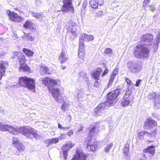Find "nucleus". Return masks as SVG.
Returning <instances> with one entry per match:
<instances>
[{
  "label": "nucleus",
  "mask_w": 160,
  "mask_h": 160,
  "mask_svg": "<svg viewBox=\"0 0 160 160\" xmlns=\"http://www.w3.org/2000/svg\"><path fill=\"white\" fill-rule=\"evenodd\" d=\"M141 40L145 44H138L134 49L133 53L137 58H146L150 56V50L152 47V41L153 36L151 34L143 35Z\"/></svg>",
  "instance_id": "nucleus-1"
},
{
  "label": "nucleus",
  "mask_w": 160,
  "mask_h": 160,
  "mask_svg": "<svg viewBox=\"0 0 160 160\" xmlns=\"http://www.w3.org/2000/svg\"><path fill=\"white\" fill-rule=\"evenodd\" d=\"M0 130L2 131H7L14 135L20 133L30 138L34 137L37 139L39 138L37 131L31 127L27 126L15 128L12 126L0 122Z\"/></svg>",
  "instance_id": "nucleus-2"
},
{
  "label": "nucleus",
  "mask_w": 160,
  "mask_h": 160,
  "mask_svg": "<svg viewBox=\"0 0 160 160\" xmlns=\"http://www.w3.org/2000/svg\"><path fill=\"white\" fill-rule=\"evenodd\" d=\"M41 81L42 83L47 86L48 90L51 92L53 98L56 101L60 102L62 101L60 95L59 91L57 88L60 85V81L47 77L43 78Z\"/></svg>",
  "instance_id": "nucleus-3"
},
{
  "label": "nucleus",
  "mask_w": 160,
  "mask_h": 160,
  "mask_svg": "<svg viewBox=\"0 0 160 160\" xmlns=\"http://www.w3.org/2000/svg\"><path fill=\"white\" fill-rule=\"evenodd\" d=\"M119 90L116 89L108 93L107 95V101L99 104L95 108L94 112L98 116L100 115V113L107 107H109L115 104V102L113 101L119 95Z\"/></svg>",
  "instance_id": "nucleus-4"
},
{
  "label": "nucleus",
  "mask_w": 160,
  "mask_h": 160,
  "mask_svg": "<svg viewBox=\"0 0 160 160\" xmlns=\"http://www.w3.org/2000/svg\"><path fill=\"white\" fill-rule=\"evenodd\" d=\"M35 80L32 78L25 76L19 78V87L22 86L34 92L35 91Z\"/></svg>",
  "instance_id": "nucleus-5"
},
{
  "label": "nucleus",
  "mask_w": 160,
  "mask_h": 160,
  "mask_svg": "<svg viewBox=\"0 0 160 160\" xmlns=\"http://www.w3.org/2000/svg\"><path fill=\"white\" fill-rule=\"evenodd\" d=\"M95 128L93 127L89 131V137L87 140V149L89 151H95L98 148L97 142L93 138L92 136L95 132Z\"/></svg>",
  "instance_id": "nucleus-6"
},
{
  "label": "nucleus",
  "mask_w": 160,
  "mask_h": 160,
  "mask_svg": "<svg viewBox=\"0 0 160 160\" xmlns=\"http://www.w3.org/2000/svg\"><path fill=\"white\" fill-rule=\"evenodd\" d=\"M63 5L62 10L64 12H71L73 13L74 12V7L72 6V0H63Z\"/></svg>",
  "instance_id": "nucleus-7"
},
{
  "label": "nucleus",
  "mask_w": 160,
  "mask_h": 160,
  "mask_svg": "<svg viewBox=\"0 0 160 160\" xmlns=\"http://www.w3.org/2000/svg\"><path fill=\"white\" fill-rule=\"evenodd\" d=\"M68 23L69 25V27L71 28L70 29L71 32L70 38L73 40L77 37L76 32L77 31L78 26L75 23L73 22L72 20H70L68 22Z\"/></svg>",
  "instance_id": "nucleus-8"
},
{
  "label": "nucleus",
  "mask_w": 160,
  "mask_h": 160,
  "mask_svg": "<svg viewBox=\"0 0 160 160\" xmlns=\"http://www.w3.org/2000/svg\"><path fill=\"white\" fill-rule=\"evenodd\" d=\"M6 14L8 16L9 19L12 21L19 22H21L22 21V18L18 15L17 13L14 12H12L10 10H7Z\"/></svg>",
  "instance_id": "nucleus-9"
},
{
  "label": "nucleus",
  "mask_w": 160,
  "mask_h": 160,
  "mask_svg": "<svg viewBox=\"0 0 160 160\" xmlns=\"http://www.w3.org/2000/svg\"><path fill=\"white\" fill-rule=\"evenodd\" d=\"M12 144L13 146L17 148V149L21 151H24L25 149V146L21 143L18 139L13 137L12 138Z\"/></svg>",
  "instance_id": "nucleus-10"
},
{
  "label": "nucleus",
  "mask_w": 160,
  "mask_h": 160,
  "mask_svg": "<svg viewBox=\"0 0 160 160\" xmlns=\"http://www.w3.org/2000/svg\"><path fill=\"white\" fill-rule=\"evenodd\" d=\"M76 152V154L71 160H86V156L83 153L82 150L77 148Z\"/></svg>",
  "instance_id": "nucleus-11"
},
{
  "label": "nucleus",
  "mask_w": 160,
  "mask_h": 160,
  "mask_svg": "<svg viewBox=\"0 0 160 160\" xmlns=\"http://www.w3.org/2000/svg\"><path fill=\"white\" fill-rule=\"evenodd\" d=\"M129 70L132 72H136L140 70V66L137 62H129L128 64Z\"/></svg>",
  "instance_id": "nucleus-12"
},
{
  "label": "nucleus",
  "mask_w": 160,
  "mask_h": 160,
  "mask_svg": "<svg viewBox=\"0 0 160 160\" xmlns=\"http://www.w3.org/2000/svg\"><path fill=\"white\" fill-rule=\"evenodd\" d=\"M147 121L144 123V127L145 128L151 129L157 126V122L152 118H148L147 119Z\"/></svg>",
  "instance_id": "nucleus-13"
},
{
  "label": "nucleus",
  "mask_w": 160,
  "mask_h": 160,
  "mask_svg": "<svg viewBox=\"0 0 160 160\" xmlns=\"http://www.w3.org/2000/svg\"><path fill=\"white\" fill-rule=\"evenodd\" d=\"M34 24L30 20H27L23 25V27L27 29H30L32 32H35L36 30L35 28L34 27Z\"/></svg>",
  "instance_id": "nucleus-14"
},
{
  "label": "nucleus",
  "mask_w": 160,
  "mask_h": 160,
  "mask_svg": "<svg viewBox=\"0 0 160 160\" xmlns=\"http://www.w3.org/2000/svg\"><path fill=\"white\" fill-rule=\"evenodd\" d=\"M7 66L8 63L6 62L3 61H0V80L4 74L6 68Z\"/></svg>",
  "instance_id": "nucleus-15"
},
{
  "label": "nucleus",
  "mask_w": 160,
  "mask_h": 160,
  "mask_svg": "<svg viewBox=\"0 0 160 160\" xmlns=\"http://www.w3.org/2000/svg\"><path fill=\"white\" fill-rule=\"evenodd\" d=\"M72 146L68 144H66L64 145L62 148V151L63 152V158L66 160L67 159L68 156L67 152L69 150V149L72 148Z\"/></svg>",
  "instance_id": "nucleus-16"
},
{
  "label": "nucleus",
  "mask_w": 160,
  "mask_h": 160,
  "mask_svg": "<svg viewBox=\"0 0 160 160\" xmlns=\"http://www.w3.org/2000/svg\"><path fill=\"white\" fill-rule=\"evenodd\" d=\"M68 59V56L64 51H62L59 57V60L61 63L65 62Z\"/></svg>",
  "instance_id": "nucleus-17"
},
{
  "label": "nucleus",
  "mask_w": 160,
  "mask_h": 160,
  "mask_svg": "<svg viewBox=\"0 0 160 160\" xmlns=\"http://www.w3.org/2000/svg\"><path fill=\"white\" fill-rule=\"evenodd\" d=\"M155 148L154 146L151 145L147 148L143 150V152L151 154L152 155H154L155 153Z\"/></svg>",
  "instance_id": "nucleus-18"
},
{
  "label": "nucleus",
  "mask_w": 160,
  "mask_h": 160,
  "mask_svg": "<svg viewBox=\"0 0 160 160\" xmlns=\"http://www.w3.org/2000/svg\"><path fill=\"white\" fill-rule=\"evenodd\" d=\"M102 70L101 68H98L96 70L91 72L92 76L96 80H98L101 73L102 72Z\"/></svg>",
  "instance_id": "nucleus-19"
},
{
  "label": "nucleus",
  "mask_w": 160,
  "mask_h": 160,
  "mask_svg": "<svg viewBox=\"0 0 160 160\" xmlns=\"http://www.w3.org/2000/svg\"><path fill=\"white\" fill-rule=\"evenodd\" d=\"M19 69L20 71H22L29 74L31 72V69L29 67L27 64H24L23 65H20Z\"/></svg>",
  "instance_id": "nucleus-20"
},
{
  "label": "nucleus",
  "mask_w": 160,
  "mask_h": 160,
  "mask_svg": "<svg viewBox=\"0 0 160 160\" xmlns=\"http://www.w3.org/2000/svg\"><path fill=\"white\" fill-rule=\"evenodd\" d=\"M32 15L33 17H35L40 21H41L45 17L44 13L42 12H32Z\"/></svg>",
  "instance_id": "nucleus-21"
},
{
  "label": "nucleus",
  "mask_w": 160,
  "mask_h": 160,
  "mask_svg": "<svg viewBox=\"0 0 160 160\" xmlns=\"http://www.w3.org/2000/svg\"><path fill=\"white\" fill-rule=\"evenodd\" d=\"M40 72L42 75L49 74V71L48 67H46L44 65L40 66Z\"/></svg>",
  "instance_id": "nucleus-22"
},
{
  "label": "nucleus",
  "mask_w": 160,
  "mask_h": 160,
  "mask_svg": "<svg viewBox=\"0 0 160 160\" xmlns=\"http://www.w3.org/2000/svg\"><path fill=\"white\" fill-rule=\"evenodd\" d=\"M132 91H125L124 93L123 99H128L129 100H132L133 98L131 95Z\"/></svg>",
  "instance_id": "nucleus-23"
},
{
  "label": "nucleus",
  "mask_w": 160,
  "mask_h": 160,
  "mask_svg": "<svg viewBox=\"0 0 160 160\" xmlns=\"http://www.w3.org/2000/svg\"><path fill=\"white\" fill-rule=\"evenodd\" d=\"M148 97L150 99H153L155 100V99L160 98V95L158 94H157L155 92H152L148 95Z\"/></svg>",
  "instance_id": "nucleus-24"
},
{
  "label": "nucleus",
  "mask_w": 160,
  "mask_h": 160,
  "mask_svg": "<svg viewBox=\"0 0 160 160\" xmlns=\"http://www.w3.org/2000/svg\"><path fill=\"white\" fill-rule=\"evenodd\" d=\"M22 51L28 57L32 56L34 54V52L29 49L24 48L23 49Z\"/></svg>",
  "instance_id": "nucleus-25"
},
{
  "label": "nucleus",
  "mask_w": 160,
  "mask_h": 160,
  "mask_svg": "<svg viewBox=\"0 0 160 160\" xmlns=\"http://www.w3.org/2000/svg\"><path fill=\"white\" fill-rule=\"evenodd\" d=\"M47 142L48 143V145H50L53 143H58L59 142V139L58 138H55L52 139H48Z\"/></svg>",
  "instance_id": "nucleus-26"
},
{
  "label": "nucleus",
  "mask_w": 160,
  "mask_h": 160,
  "mask_svg": "<svg viewBox=\"0 0 160 160\" xmlns=\"http://www.w3.org/2000/svg\"><path fill=\"white\" fill-rule=\"evenodd\" d=\"M83 36L84 38L85 41H89L93 40L94 39V37L92 35H88L87 34L84 33Z\"/></svg>",
  "instance_id": "nucleus-27"
},
{
  "label": "nucleus",
  "mask_w": 160,
  "mask_h": 160,
  "mask_svg": "<svg viewBox=\"0 0 160 160\" xmlns=\"http://www.w3.org/2000/svg\"><path fill=\"white\" fill-rule=\"evenodd\" d=\"M18 59L19 60V62L20 64V65H23L24 64H25V58L23 53L22 54V55H21V57H20V58H18Z\"/></svg>",
  "instance_id": "nucleus-28"
},
{
  "label": "nucleus",
  "mask_w": 160,
  "mask_h": 160,
  "mask_svg": "<svg viewBox=\"0 0 160 160\" xmlns=\"http://www.w3.org/2000/svg\"><path fill=\"white\" fill-rule=\"evenodd\" d=\"M84 55L85 52L83 48H79L78 51V56L79 57L81 58H82Z\"/></svg>",
  "instance_id": "nucleus-29"
},
{
  "label": "nucleus",
  "mask_w": 160,
  "mask_h": 160,
  "mask_svg": "<svg viewBox=\"0 0 160 160\" xmlns=\"http://www.w3.org/2000/svg\"><path fill=\"white\" fill-rule=\"evenodd\" d=\"M84 38L83 36V35L82 34V35L79 37V48H83L84 47Z\"/></svg>",
  "instance_id": "nucleus-30"
},
{
  "label": "nucleus",
  "mask_w": 160,
  "mask_h": 160,
  "mask_svg": "<svg viewBox=\"0 0 160 160\" xmlns=\"http://www.w3.org/2000/svg\"><path fill=\"white\" fill-rule=\"evenodd\" d=\"M132 100H129L128 99H123V101L122 102V106L125 107L128 106L130 103V102Z\"/></svg>",
  "instance_id": "nucleus-31"
},
{
  "label": "nucleus",
  "mask_w": 160,
  "mask_h": 160,
  "mask_svg": "<svg viewBox=\"0 0 160 160\" xmlns=\"http://www.w3.org/2000/svg\"><path fill=\"white\" fill-rule=\"evenodd\" d=\"M145 131H138V138L142 140L144 138Z\"/></svg>",
  "instance_id": "nucleus-32"
},
{
  "label": "nucleus",
  "mask_w": 160,
  "mask_h": 160,
  "mask_svg": "<svg viewBox=\"0 0 160 160\" xmlns=\"http://www.w3.org/2000/svg\"><path fill=\"white\" fill-rule=\"evenodd\" d=\"M22 54V53L21 52H14L12 57V58H17L18 59V58H20L21 57Z\"/></svg>",
  "instance_id": "nucleus-33"
},
{
  "label": "nucleus",
  "mask_w": 160,
  "mask_h": 160,
  "mask_svg": "<svg viewBox=\"0 0 160 160\" xmlns=\"http://www.w3.org/2000/svg\"><path fill=\"white\" fill-rule=\"evenodd\" d=\"M154 107L156 109L160 108V98L155 99Z\"/></svg>",
  "instance_id": "nucleus-34"
},
{
  "label": "nucleus",
  "mask_w": 160,
  "mask_h": 160,
  "mask_svg": "<svg viewBox=\"0 0 160 160\" xmlns=\"http://www.w3.org/2000/svg\"><path fill=\"white\" fill-rule=\"evenodd\" d=\"M90 4L92 8H96L98 7V3L95 2L93 0H91L90 2Z\"/></svg>",
  "instance_id": "nucleus-35"
},
{
  "label": "nucleus",
  "mask_w": 160,
  "mask_h": 160,
  "mask_svg": "<svg viewBox=\"0 0 160 160\" xmlns=\"http://www.w3.org/2000/svg\"><path fill=\"white\" fill-rule=\"evenodd\" d=\"M129 150V147L125 146L123 148V152L124 156L126 157L128 155V153Z\"/></svg>",
  "instance_id": "nucleus-36"
},
{
  "label": "nucleus",
  "mask_w": 160,
  "mask_h": 160,
  "mask_svg": "<svg viewBox=\"0 0 160 160\" xmlns=\"http://www.w3.org/2000/svg\"><path fill=\"white\" fill-rule=\"evenodd\" d=\"M114 79L115 78H114V76H111L108 84V88H109L111 86Z\"/></svg>",
  "instance_id": "nucleus-37"
},
{
  "label": "nucleus",
  "mask_w": 160,
  "mask_h": 160,
  "mask_svg": "<svg viewBox=\"0 0 160 160\" xmlns=\"http://www.w3.org/2000/svg\"><path fill=\"white\" fill-rule=\"evenodd\" d=\"M144 134V138L147 139H148L152 137V134L151 133H149L145 131Z\"/></svg>",
  "instance_id": "nucleus-38"
},
{
  "label": "nucleus",
  "mask_w": 160,
  "mask_h": 160,
  "mask_svg": "<svg viewBox=\"0 0 160 160\" xmlns=\"http://www.w3.org/2000/svg\"><path fill=\"white\" fill-rule=\"evenodd\" d=\"M113 144L112 143H111L109 144L108 145L104 148V150L105 152L107 153L108 152L111 148L112 147Z\"/></svg>",
  "instance_id": "nucleus-39"
},
{
  "label": "nucleus",
  "mask_w": 160,
  "mask_h": 160,
  "mask_svg": "<svg viewBox=\"0 0 160 160\" xmlns=\"http://www.w3.org/2000/svg\"><path fill=\"white\" fill-rule=\"evenodd\" d=\"M25 37L29 41H32L34 40V38L32 36H30L29 34L25 33Z\"/></svg>",
  "instance_id": "nucleus-40"
},
{
  "label": "nucleus",
  "mask_w": 160,
  "mask_h": 160,
  "mask_svg": "<svg viewBox=\"0 0 160 160\" xmlns=\"http://www.w3.org/2000/svg\"><path fill=\"white\" fill-rule=\"evenodd\" d=\"M112 50L111 48H107L105 49L104 51V53L107 54H110L111 55L112 54Z\"/></svg>",
  "instance_id": "nucleus-41"
},
{
  "label": "nucleus",
  "mask_w": 160,
  "mask_h": 160,
  "mask_svg": "<svg viewBox=\"0 0 160 160\" xmlns=\"http://www.w3.org/2000/svg\"><path fill=\"white\" fill-rule=\"evenodd\" d=\"M87 4V1L86 0H85L83 2L81 8V10L82 11L83 10L84 11L85 9L86 8Z\"/></svg>",
  "instance_id": "nucleus-42"
},
{
  "label": "nucleus",
  "mask_w": 160,
  "mask_h": 160,
  "mask_svg": "<svg viewBox=\"0 0 160 160\" xmlns=\"http://www.w3.org/2000/svg\"><path fill=\"white\" fill-rule=\"evenodd\" d=\"M79 75L81 77H82L83 79H85L88 77L87 74L84 72H81L79 73Z\"/></svg>",
  "instance_id": "nucleus-43"
},
{
  "label": "nucleus",
  "mask_w": 160,
  "mask_h": 160,
  "mask_svg": "<svg viewBox=\"0 0 160 160\" xmlns=\"http://www.w3.org/2000/svg\"><path fill=\"white\" fill-rule=\"evenodd\" d=\"M68 104L67 103L64 102L62 105L61 107V109L64 111H65V109L68 108Z\"/></svg>",
  "instance_id": "nucleus-44"
},
{
  "label": "nucleus",
  "mask_w": 160,
  "mask_h": 160,
  "mask_svg": "<svg viewBox=\"0 0 160 160\" xmlns=\"http://www.w3.org/2000/svg\"><path fill=\"white\" fill-rule=\"evenodd\" d=\"M118 68H115L113 71L112 74L111 76H114V78H115L116 75L118 73Z\"/></svg>",
  "instance_id": "nucleus-45"
},
{
  "label": "nucleus",
  "mask_w": 160,
  "mask_h": 160,
  "mask_svg": "<svg viewBox=\"0 0 160 160\" xmlns=\"http://www.w3.org/2000/svg\"><path fill=\"white\" fill-rule=\"evenodd\" d=\"M155 43L159 44L160 42V34L158 35L155 39Z\"/></svg>",
  "instance_id": "nucleus-46"
},
{
  "label": "nucleus",
  "mask_w": 160,
  "mask_h": 160,
  "mask_svg": "<svg viewBox=\"0 0 160 160\" xmlns=\"http://www.w3.org/2000/svg\"><path fill=\"white\" fill-rule=\"evenodd\" d=\"M134 85L133 83L131 84L128 85V90L127 91H132L133 89Z\"/></svg>",
  "instance_id": "nucleus-47"
},
{
  "label": "nucleus",
  "mask_w": 160,
  "mask_h": 160,
  "mask_svg": "<svg viewBox=\"0 0 160 160\" xmlns=\"http://www.w3.org/2000/svg\"><path fill=\"white\" fill-rule=\"evenodd\" d=\"M104 14L103 12L101 11H99L97 12L96 13V15L98 17H99L103 15Z\"/></svg>",
  "instance_id": "nucleus-48"
},
{
  "label": "nucleus",
  "mask_w": 160,
  "mask_h": 160,
  "mask_svg": "<svg viewBox=\"0 0 160 160\" xmlns=\"http://www.w3.org/2000/svg\"><path fill=\"white\" fill-rule=\"evenodd\" d=\"M150 0H144L143 3V6L145 8L147 6V4L150 3Z\"/></svg>",
  "instance_id": "nucleus-49"
},
{
  "label": "nucleus",
  "mask_w": 160,
  "mask_h": 160,
  "mask_svg": "<svg viewBox=\"0 0 160 160\" xmlns=\"http://www.w3.org/2000/svg\"><path fill=\"white\" fill-rule=\"evenodd\" d=\"M84 96V94L82 92H80L77 95V98L78 99H79L82 98Z\"/></svg>",
  "instance_id": "nucleus-50"
},
{
  "label": "nucleus",
  "mask_w": 160,
  "mask_h": 160,
  "mask_svg": "<svg viewBox=\"0 0 160 160\" xmlns=\"http://www.w3.org/2000/svg\"><path fill=\"white\" fill-rule=\"evenodd\" d=\"M150 9L153 12L155 10V5L154 4H151L149 5Z\"/></svg>",
  "instance_id": "nucleus-51"
},
{
  "label": "nucleus",
  "mask_w": 160,
  "mask_h": 160,
  "mask_svg": "<svg viewBox=\"0 0 160 160\" xmlns=\"http://www.w3.org/2000/svg\"><path fill=\"white\" fill-rule=\"evenodd\" d=\"M61 136H60L58 138L60 140L64 139L66 138L65 134H61Z\"/></svg>",
  "instance_id": "nucleus-52"
},
{
  "label": "nucleus",
  "mask_w": 160,
  "mask_h": 160,
  "mask_svg": "<svg viewBox=\"0 0 160 160\" xmlns=\"http://www.w3.org/2000/svg\"><path fill=\"white\" fill-rule=\"evenodd\" d=\"M126 82H127V83L128 85L130 84L131 83L132 84L133 83L132 82V81L128 78H126Z\"/></svg>",
  "instance_id": "nucleus-53"
},
{
  "label": "nucleus",
  "mask_w": 160,
  "mask_h": 160,
  "mask_svg": "<svg viewBox=\"0 0 160 160\" xmlns=\"http://www.w3.org/2000/svg\"><path fill=\"white\" fill-rule=\"evenodd\" d=\"M141 79L138 80L137 81H136V83L135 84V85L136 87H138L140 83L141 82Z\"/></svg>",
  "instance_id": "nucleus-54"
},
{
  "label": "nucleus",
  "mask_w": 160,
  "mask_h": 160,
  "mask_svg": "<svg viewBox=\"0 0 160 160\" xmlns=\"http://www.w3.org/2000/svg\"><path fill=\"white\" fill-rule=\"evenodd\" d=\"M108 73V70L106 68V69L104 70L103 72L102 73V76L103 77L107 74Z\"/></svg>",
  "instance_id": "nucleus-55"
},
{
  "label": "nucleus",
  "mask_w": 160,
  "mask_h": 160,
  "mask_svg": "<svg viewBox=\"0 0 160 160\" xmlns=\"http://www.w3.org/2000/svg\"><path fill=\"white\" fill-rule=\"evenodd\" d=\"M159 44L155 43V42H154L153 44V47L154 48V49H157L158 48V47Z\"/></svg>",
  "instance_id": "nucleus-56"
},
{
  "label": "nucleus",
  "mask_w": 160,
  "mask_h": 160,
  "mask_svg": "<svg viewBox=\"0 0 160 160\" xmlns=\"http://www.w3.org/2000/svg\"><path fill=\"white\" fill-rule=\"evenodd\" d=\"M73 134V131L72 130H69L67 134V135L69 136H70L71 135H72Z\"/></svg>",
  "instance_id": "nucleus-57"
},
{
  "label": "nucleus",
  "mask_w": 160,
  "mask_h": 160,
  "mask_svg": "<svg viewBox=\"0 0 160 160\" xmlns=\"http://www.w3.org/2000/svg\"><path fill=\"white\" fill-rule=\"evenodd\" d=\"M141 158L145 160L146 159H147V157L146 156V154H142Z\"/></svg>",
  "instance_id": "nucleus-58"
},
{
  "label": "nucleus",
  "mask_w": 160,
  "mask_h": 160,
  "mask_svg": "<svg viewBox=\"0 0 160 160\" xmlns=\"http://www.w3.org/2000/svg\"><path fill=\"white\" fill-rule=\"evenodd\" d=\"M99 86V84L98 80H96L94 84V86L96 87H98Z\"/></svg>",
  "instance_id": "nucleus-59"
},
{
  "label": "nucleus",
  "mask_w": 160,
  "mask_h": 160,
  "mask_svg": "<svg viewBox=\"0 0 160 160\" xmlns=\"http://www.w3.org/2000/svg\"><path fill=\"white\" fill-rule=\"evenodd\" d=\"M79 129L78 130V131L79 132H80L81 131H82V128H83V126L82 125H81V124H80L79 125Z\"/></svg>",
  "instance_id": "nucleus-60"
},
{
  "label": "nucleus",
  "mask_w": 160,
  "mask_h": 160,
  "mask_svg": "<svg viewBox=\"0 0 160 160\" xmlns=\"http://www.w3.org/2000/svg\"><path fill=\"white\" fill-rule=\"evenodd\" d=\"M70 127H63L62 129L64 130H68L70 128Z\"/></svg>",
  "instance_id": "nucleus-61"
},
{
  "label": "nucleus",
  "mask_w": 160,
  "mask_h": 160,
  "mask_svg": "<svg viewBox=\"0 0 160 160\" xmlns=\"http://www.w3.org/2000/svg\"><path fill=\"white\" fill-rule=\"evenodd\" d=\"M58 127L60 129H62L63 127L60 123L58 124Z\"/></svg>",
  "instance_id": "nucleus-62"
},
{
  "label": "nucleus",
  "mask_w": 160,
  "mask_h": 160,
  "mask_svg": "<svg viewBox=\"0 0 160 160\" xmlns=\"http://www.w3.org/2000/svg\"><path fill=\"white\" fill-rule=\"evenodd\" d=\"M98 2H99L100 3V5L102 4L103 3V0H98Z\"/></svg>",
  "instance_id": "nucleus-63"
},
{
  "label": "nucleus",
  "mask_w": 160,
  "mask_h": 160,
  "mask_svg": "<svg viewBox=\"0 0 160 160\" xmlns=\"http://www.w3.org/2000/svg\"><path fill=\"white\" fill-rule=\"evenodd\" d=\"M85 81L86 82H87V83H88V82H89V80L88 79V77L87 78H85V79H84Z\"/></svg>",
  "instance_id": "nucleus-64"
}]
</instances>
